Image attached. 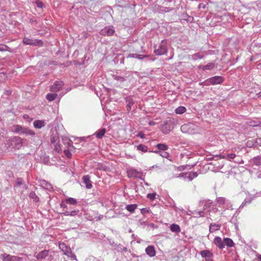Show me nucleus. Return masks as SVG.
<instances>
[{
	"label": "nucleus",
	"mask_w": 261,
	"mask_h": 261,
	"mask_svg": "<svg viewBox=\"0 0 261 261\" xmlns=\"http://www.w3.org/2000/svg\"><path fill=\"white\" fill-rule=\"evenodd\" d=\"M12 130L19 135H26L34 136L35 133L34 131L30 129L28 127H22L20 125H14L12 127Z\"/></svg>",
	"instance_id": "1"
},
{
	"label": "nucleus",
	"mask_w": 261,
	"mask_h": 261,
	"mask_svg": "<svg viewBox=\"0 0 261 261\" xmlns=\"http://www.w3.org/2000/svg\"><path fill=\"white\" fill-rule=\"evenodd\" d=\"M23 139L18 136H15L8 140L9 146H12L13 148L19 149L22 145Z\"/></svg>",
	"instance_id": "2"
},
{
	"label": "nucleus",
	"mask_w": 261,
	"mask_h": 261,
	"mask_svg": "<svg viewBox=\"0 0 261 261\" xmlns=\"http://www.w3.org/2000/svg\"><path fill=\"white\" fill-rule=\"evenodd\" d=\"M164 40H162L161 44L159 45L158 47L157 48V45H155L154 46V53L156 56H161L165 54L167 52V48L166 45H165L164 43Z\"/></svg>",
	"instance_id": "3"
},
{
	"label": "nucleus",
	"mask_w": 261,
	"mask_h": 261,
	"mask_svg": "<svg viewBox=\"0 0 261 261\" xmlns=\"http://www.w3.org/2000/svg\"><path fill=\"white\" fill-rule=\"evenodd\" d=\"M224 81V78L221 76H214L206 80L204 82L206 85L221 84Z\"/></svg>",
	"instance_id": "4"
},
{
	"label": "nucleus",
	"mask_w": 261,
	"mask_h": 261,
	"mask_svg": "<svg viewBox=\"0 0 261 261\" xmlns=\"http://www.w3.org/2000/svg\"><path fill=\"white\" fill-rule=\"evenodd\" d=\"M174 127V124L171 120L166 121L161 126V130L164 134H167L170 132Z\"/></svg>",
	"instance_id": "5"
},
{
	"label": "nucleus",
	"mask_w": 261,
	"mask_h": 261,
	"mask_svg": "<svg viewBox=\"0 0 261 261\" xmlns=\"http://www.w3.org/2000/svg\"><path fill=\"white\" fill-rule=\"evenodd\" d=\"M23 43L26 45L32 46H41L43 45V42L39 39H33L25 37L23 39Z\"/></svg>",
	"instance_id": "6"
},
{
	"label": "nucleus",
	"mask_w": 261,
	"mask_h": 261,
	"mask_svg": "<svg viewBox=\"0 0 261 261\" xmlns=\"http://www.w3.org/2000/svg\"><path fill=\"white\" fill-rule=\"evenodd\" d=\"M63 85L64 83L62 81H56L50 87V91L53 92H57L61 90Z\"/></svg>",
	"instance_id": "7"
},
{
	"label": "nucleus",
	"mask_w": 261,
	"mask_h": 261,
	"mask_svg": "<svg viewBox=\"0 0 261 261\" xmlns=\"http://www.w3.org/2000/svg\"><path fill=\"white\" fill-rule=\"evenodd\" d=\"M115 30L113 27H106L100 31V34L102 35H107L111 36L114 34Z\"/></svg>",
	"instance_id": "8"
},
{
	"label": "nucleus",
	"mask_w": 261,
	"mask_h": 261,
	"mask_svg": "<svg viewBox=\"0 0 261 261\" xmlns=\"http://www.w3.org/2000/svg\"><path fill=\"white\" fill-rule=\"evenodd\" d=\"M128 175L129 177H134L136 178H141L142 176V173L138 171L137 170L135 169H130L128 171Z\"/></svg>",
	"instance_id": "9"
},
{
	"label": "nucleus",
	"mask_w": 261,
	"mask_h": 261,
	"mask_svg": "<svg viewBox=\"0 0 261 261\" xmlns=\"http://www.w3.org/2000/svg\"><path fill=\"white\" fill-rule=\"evenodd\" d=\"M203 204V209L206 210L213 206V202L210 199L200 200L199 201V205Z\"/></svg>",
	"instance_id": "10"
},
{
	"label": "nucleus",
	"mask_w": 261,
	"mask_h": 261,
	"mask_svg": "<svg viewBox=\"0 0 261 261\" xmlns=\"http://www.w3.org/2000/svg\"><path fill=\"white\" fill-rule=\"evenodd\" d=\"M214 243L220 249H223L225 247L224 244V241H223L221 238L219 237H216L214 239Z\"/></svg>",
	"instance_id": "11"
},
{
	"label": "nucleus",
	"mask_w": 261,
	"mask_h": 261,
	"mask_svg": "<svg viewBox=\"0 0 261 261\" xmlns=\"http://www.w3.org/2000/svg\"><path fill=\"white\" fill-rule=\"evenodd\" d=\"M83 183L85 185L86 188L90 189L92 187V181L90 180V176L89 175H85L82 178Z\"/></svg>",
	"instance_id": "12"
},
{
	"label": "nucleus",
	"mask_w": 261,
	"mask_h": 261,
	"mask_svg": "<svg viewBox=\"0 0 261 261\" xmlns=\"http://www.w3.org/2000/svg\"><path fill=\"white\" fill-rule=\"evenodd\" d=\"M198 174L197 172H185V179H188L189 181L192 180L194 178L198 176Z\"/></svg>",
	"instance_id": "13"
},
{
	"label": "nucleus",
	"mask_w": 261,
	"mask_h": 261,
	"mask_svg": "<svg viewBox=\"0 0 261 261\" xmlns=\"http://www.w3.org/2000/svg\"><path fill=\"white\" fill-rule=\"evenodd\" d=\"M49 251L47 250H44L39 253H38L36 255H35L36 258L38 260H41L44 259L46 256L48 255Z\"/></svg>",
	"instance_id": "14"
},
{
	"label": "nucleus",
	"mask_w": 261,
	"mask_h": 261,
	"mask_svg": "<svg viewBox=\"0 0 261 261\" xmlns=\"http://www.w3.org/2000/svg\"><path fill=\"white\" fill-rule=\"evenodd\" d=\"M125 100L127 103L126 107L127 110L129 111L132 109V105L134 103L133 98L132 96H128L125 98Z\"/></svg>",
	"instance_id": "15"
},
{
	"label": "nucleus",
	"mask_w": 261,
	"mask_h": 261,
	"mask_svg": "<svg viewBox=\"0 0 261 261\" xmlns=\"http://www.w3.org/2000/svg\"><path fill=\"white\" fill-rule=\"evenodd\" d=\"M145 252L147 255L150 257H153L155 255V251L154 248L152 246H148L145 249Z\"/></svg>",
	"instance_id": "16"
},
{
	"label": "nucleus",
	"mask_w": 261,
	"mask_h": 261,
	"mask_svg": "<svg viewBox=\"0 0 261 261\" xmlns=\"http://www.w3.org/2000/svg\"><path fill=\"white\" fill-rule=\"evenodd\" d=\"M45 122L44 120H36L34 121L33 125L36 128H41L45 125Z\"/></svg>",
	"instance_id": "17"
},
{
	"label": "nucleus",
	"mask_w": 261,
	"mask_h": 261,
	"mask_svg": "<svg viewBox=\"0 0 261 261\" xmlns=\"http://www.w3.org/2000/svg\"><path fill=\"white\" fill-rule=\"evenodd\" d=\"M214 156H215V157L219 156L220 159H226L228 160H230L232 159H234L235 158V157L236 156V155L233 153H228L226 155H222V154L216 155Z\"/></svg>",
	"instance_id": "18"
},
{
	"label": "nucleus",
	"mask_w": 261,
	"mask_h": 261,
	"mask_svg": "<svg viewBox=\"0 0 261 261\" xmlns=\"http://www.w3.org/2000/svg\"><path fill=\"white\" fill-rule=\"evenodd\" d=\"M216 201L219 204V206L224 205L225 204H229V200L225 197H218L216 198Z\"/></svg>",
	"instance_id": "19"
},
{
	"label": "nucleus",
	"mask_w": 261,
	"mask_h": 261,
	"mask_svg": "<svg viewBox=\"0 0 261 261\" xmlns=\"http://www.w3.org/2000/svg\"><path fill=\"white\" fill-rule=\"evenodd\" d=\"M106 132V129L105 128H101L94 133V135L97 139H100L103 138Z\"/></svg>",
	"instance_id": "20"
},
{
	"label": "nucleus",
	"mask_w": 261,
	"mask_h": 261,
	"mask_svg": "<svg viewBox=\"0 0 261 261\" xmlns=\"http://www.w3.org/2000/svg\"><path fill=\"white\" fill-rule=\"evenodd\" d=\"M200 254L202 257L205 258H210L213 256V253L208 250H202L200 252Z\"/></svg>",
	"instance_id": "21"
},
{
	"label": "nucleus",
	"mask_w": 261,
	"mask_h": 261,
	"mask_svg": "<svg viewBox=\"0 0 261 261\" xmlns=\"http://www.w3.org/2000/svg\"><path fill=\"white\" fill-rule=\"evenodd\" d=\"M2 257L3 261H14L16 259V256H12L6 253L2 254Z\"/></svg>",
	"instance_id": "22"
},
{
	"label": "nucleus",
	"mask_w": 261,
	"mask_h": 261,
	"mask_svg": "<svg viewBox=\"0 0 261 261\" xmlns=\"http://www.w3.org/2000/svg\"><path fill=\"white\" fill-rule=\"evenodd\" d=\"M79 213V211L78 210H75L72 211H68L67 210L64 211V212H62V214L64 216H74L75 215H78Z\"/></svg>",
	"instance_id": "23"
},
{
	"label": "nucleus",
	"mask_w": 261,
	"mask_h": 261,
	"mask_svg": "<svg viewBox=\"0 0 261 261\" xmlns=\"http://www.w3.org/2000/svg\"><path fill=\"white\" fill-rule=\"evenodd\" d=\"M221 225L219 224L212 223L210 225L209 230L211 232H213L220 228Z\"/></svg>",
	"instance_id": "24"
},
{
	"label": "nucleus",
	"mask_w": 261,
	"mask_h": 261,
	"mask_svg": "<svg viewBox=\"0 0 261 261\" xmlns=\"http://www.w3.org/2000/svg\"><path fill=\"white\" fill-rule=\"evenodd\" d=\"M171 231L178 233L180 231V228L179 226L176 224H172L170 227Z\"/></svg>",
	"instance_id": "25"
},
{
	"label": "nucleus",
	"mask_w": 261,
	"mask_h": 261,
	"mask_svg": "<svg viewBox=\"0 0 261 261\" xmlns=\"http://www.w3.org/2000/svg\"><path fill=\"white\" fill-rule=\"evenodd\" d=\"M224 244L229 247H232L234 245L233 241L229 238H225L224 239Z\"/></svg>",
	"instance_id": "26"
},
{
	"label": "nucleus",
	"mask_w": 261,
	"mask_h": 261,
	"mask_svg": "<svg viewBox=\"0 0 261 261\" xmlns=\"http://www.w3.org/2000/svg\"><path fill=\"white\" fill-rule=\"evenodd\" d=\"M252 162L254 165L259 166L261 165V156H257L253 158L252 160Z\"/></svg>",
	"instance_id": "27"
},
{
	"label": "nucleus",
	"mask_w": 261,
	"mask_h": 261,
	"mask_svg": "<svg viewBox=\"0 0 261 261\" xmlns=\"http://www.w3.org/2000/svg\"><path fill=\"white\" fill-rule=\"evenodd\" d=\"M64 254L68 256V257H70L72 258H75L76 256L74 254L72 253L71 250L70 248H66L65 251H64Z\"/></svg>",
	"instance_id": "28"
},
{
	"label": "nucleus",
	"mask_w": 261,
	"mask_h": 261,
	"mask_svg": "<svg viewBox=\"0 0 261 261\" xmlns=\"http://www.w3.org/2000/svg\"><path fill=\"white\" fill-rule=\"evenodd\" d=\"M113 77L115 80L117 81L118 82H120V83H122L126 81V79L124 77L121 76L120 75L113 74Z\"/></svg>",
	"instance_id": "29"
},
{
	"label": "nucleus",
	"mask_w": 261,
	"mask_h": 261,
	"mask_svg": "<svg viewBox=\"0 0 261 261\" xmlns=\"http://www.w3.org/2000/svg\"><path fill=\"white\" fill-rule=\"evenodd\" d=\"M137 205L134 204H128L126 206V209L130 213L134 212L135 210L137 208Z\"/></svg>",
	"instance_id": "30"
},
{
	"label": "nucleus",
	"mask_w": 261,
	"mask_h": 261,
	"mask_svg": "<svg viewBox=\"0 0 261 261\" xmlns=\"http://www.w3.org/2000/svg\"><path fill=\"white\" fill-rule=\"evenodd\" d=\"M57 96L56 93H48L46 96V98L49 101H53Z\"/></svg>",
	"instance_id": "31"
},
{
	"label": "nucleus",
	"mask_w": 261,
	"mask_h": 261,
	"mask_svg": "<svg viewBox=\"0 0 261 261\" xmlns=\"http://www.w3.org/2000/svg\"><path fill=\"white\" fill-rule=\"evenodd\" d=\"M156 147L160 151H165L168 149V146L165 144L159 143L156 145Z\"/></svg>",
	"instance_id": "32"
},
{
	"label": "nucleus",
	"mask_w": 261,
	"mask_h": 261,
	"mask_svg": "<svg viewBox=\"0 0 261 261\" xmlns=\"http://www.w3.org/2000/svg\"><path fill=\"white\" fill-rule=\"evenodd\" d=\"M186 111V108L183 106L178 107L175 110V112L178 114H182Z\"/></svg>",
	"instance_id": "33"
},
{
	"label": "nucleus",
	"mask_w": 261,
	"mask_h": 261,
	"mask_svg": "<svg viewBox=\"0 0 261 261\" xmlns=\"http://www.w3.org/2000/svg\"><path fill=\"white\" fill-rule=\"evenodd\" d=\"M66 203L69 204L75 205L77 203V200L73 198H68L66 200Z\"/></svg>",
	"instance_id": "34"
},
{
	"label": "nucleus",
	"mask_w": 261,
	"mask_h": 261,
	"mask_svg": "<svg viewBox=\"0 0 261 261\" xmlns=\"http://www.w3.org/2000/svg\"><path fill=\"white\" fill-rule=\"evenodd\" d=\"M29 197L32 199L34 201L37 202L39 200V197L36 195L34 191H32L29 194Z\"/></svg>",
	"instance_id": "35"
},
{
	"label": "nucleus",
	"mask_w": 261,
	"mask_h": 261,
	"mask_svg": "<svg viewBox=\"0 0 261 261\" xmlns=\"http://www.w3.org/2000/svg\"><path fill=\"white\" fill-rule=\"evenodd\" d=\"M137 150L141 151L143 152H147L148 148L146 146L143 144H139V145L137 146Z\"/></svg>",
	"instance_id": "36"
},
{
	"label": "nucleus",
	"mask_w": 261,
	"mask_h": 261,
	"mask_svg": "<svg viewBox=\"0 0 261 261\" xmlns=\"http://www.w3.org/2000/svg\"><path fill=\"white\" fill-rule=\"evenodd\" d=\"M50 142L53 144H56L59 142V137L57 136L51 135L50 137Z\"/></svg>",
	"instance_id": "37"
},
{
	"label": "nucleus",
	"mask_w": 261,
	"mask_h": 261,
	"mask_svg": "<svg viewBox=\"0 0 261 261\" xmlns=\"http://www.w3.org/2000/svg\"><path fill=\"white\" fill-rule=\"evenodd\" d=\"M246 145L248 147H254L256 148V144H255V140L248 141L246 143Z\"/></svg>",
	"instance_id": "38"
},
{
	"label": "nucleus",
	"mask_w": 261,
	"mask_h": 261,
	"mask_svg": "<svg viewBox=\"0 0 261 261\" xmlns=\"http://www.w3.org/2000/svg\"><path fill=\"white\" fill-rule=\"evenodd\" d=\"M214 66H215L214 63H210L205 66H204L203 67V69L204 70H211V69H213L214 67Z\"/></svg>",
	"instance_id": "39"
},
{
	"label": "nucleus",
	"mask_w": 261,
	"mask_h": 261,
	"mask_svg": "<svg viewBox=\"0 0 261 261\" xmlns=\"http://www.w3.org/2000/svg\"><path fill=\"white\" fill-rule=\"evenodd\" d=\"M10 48L6 45L4 44H0V51H10Z\"/></svg>",
	"instance_id": "40"
},
{
	"label": "nucleus",
	"mask_w": 261,
	"mask_h": 261,
	"mask_svg": "<svg viewBox=\"0 0 261 261\" xmlns=\"http://www.w3.org/2000/svg\"><path fill=\"white\" fill-rule=\"evenodd\" d=\"M204 56L200 55L199 53H196L192 55V58L193 60H196L198 59H201L203 58Z\"/></svg>",
	"instance_id": "41"
},
{
	"label": "nucleus",
	"mask_w": 261,
	"mask_h": 261,
	"mask_svg": "<svg viewBox=\"0 0 261 261\" xmlns=\"http://www.w3.org/2000/svg\"><path fill=\"white\" fill-rule=\"evenodd\" d=\"M155 193H148L147 195V197L149 198L150 200H153L155 198Z\"/></svg>",
	"instance_id": "42"
},
{
	"label": "nucleus",
	"mask_w": 261,
	"mask_h": 261,
	"mask_svg": "<svg viewBox=\"0 0 261 261\" xmlns=\"http://www.w3.org/2000/svg\"><path fill=\"white\" fill-rule=\"evenodd\" d=\"M35 4L36 5L37 7L39 8H42L44 6V4L39 0H36L35 1Z\"/></svg>",
	"instance_id": "43"
},
{
	"label": "nucleus",
	"mask_w": 261,
	"mask_h": 261,
	"mask_svg": "<svg viewBox=\"0 0 261 261\" xmlns=\"http://www.w3.org/2000/svg\"><path fill=\"white\" fill-rule=\"evenodd\" d=\"M255 144H256V148L261 146V138H257L255 140Z\"/></svg>",
	"instance_id": "44"
},
{
	"label": "nucleus",
	"mask_w": 261,
	"mask_h": 261,
	"mask_svg": "<svg viewBox=\"0 0 261 261\" xmlns=\"http://www.w3.org/2000/svg\"><path fill=\"white\" fill-rule=\"evenodd\" d=\"M149 57V55H138L137 54V59L142 60L143 59L145 58H147Z\"/></svg>",
	"instance_id": "45"
},
{
	"label": "nucleus",
	"mask_w": 261,
	"mask_h": 261,
	"mask_svg": "<svg viewBox=\"0 0 261 261\" xmlns=\"http://www.w3.org/2000/svg\"><path fill=\"white\" fill-rule=\"evenodd\" d=\"M66 204L67 203H66V200L65 201H62L60 204L61 207L63 208V212H64V211H65L64 210L65 208H67V206Z\"/></svg>",
	"instance_id": "46"
},
{
	"label": "nucleus",
	"mask_w": 261,
	"mask_h": 261,
	"mask_svg": "<svg viewBox=\"0 0 261 261\" xmlns=\"http://www.w3.org/2000/svg\"><path fill=\"white\" fill-rule=\"evenodd\" d=\"M29 21L33 25H36L38 23V21L35 18H30Z\"/></svg>",
	"instance_id": "47"
},
{
	"label": "nucleus",
	"mask_w": 261,
	"mask_h": 261,
	"mask_svg": "<svg viewBox=\"0 0 261 261\" xmlns=\"http://www.w3.org/2000/svg\"><path fill=\"white\" fill-rule=\"evenodd\" d=\"M251 202V200L249 199L247 200V199H245L244 201L242 202L241 205H240V208H243L247 203H249Z\"/></svg>",
	"instance_id": "48"
},
{
	"label": "nucleus",
	"mask_w": 261,
	"mask_h": 261,
	"mask_svg": "<svg viewBox=\"0 0 261 261\" xmlns=\"http://www.w3.org/2000/svg\"><path fill=\"white\" fill-rule=\"evenodd\" d=\"M64 152L65 155L68 158H71L72 156L71 153L68 150H64Z\"/></svg>",
	"instance_id": "49"
},
{
	"label": "nucleus",
	"mask_w": 261,
	"mask_h": 261,
	"mask_svg": "<svg viewBox=\"0 0 261 261\" xmlns=\"http://www.w3.org/2000/svg\"><path fill=\"white\" fill-rule=\"evenodd\" d=\"M54 147H55V150L57 151V152H60L61 151V147H60V145L57 143V144H54Z\"/></svg>",
	"instance_id": "50"
},
{
	"label": "nucleus",
	"mask_w": 261,
	"mask_h": 261,
	"mask_svg": "<svg viewBox=\"0 0 261 261\" xmlns=\"http://www.w3.org/2000/svg\"><path fill=\"white\" fill-rule=\"evenodd\" d=\"M160 155L163 158H167L169 156V153L167 152H165V151H161V153H160Z\"/></svg>",
	"instance_id": "51"
},
{
	"label": "nucleus",
	"mask_w": 261,
	"mask_h": 261,
	"mask_svg": "<svg viewBox=\"0 0 261 261\" xmlns=\"http://www.w3.org/2000/svg\"><path fill=\"white\" fill-rule=\"evenodd\" d=\"M149 212V210H148L147 208H143L141 210V213L142 214H143V215H145L146 214H147Z\"/></svg>",
	"instance_id": "52"
},
{
	"label": "nucleus",
	"mask_w": 261,
	"mask_h": 261,
	"mask_svg": "<svg viewBox=\"0 0 261 261\" xmlns=\"http://www.w3.org/2000/svg\"><path fill=\"white\" fill-rule=\"evenodd\" d=\"M138 137L140 138L143 139L145 138V134L142 132H140L137 135Z\"/></svg>",
	"instance_id": "53"
},
{
	"label": "nucleus",
	"mask_w": 261,
	"mask_h": 261,
	"mask_svg": "<svg viewBox=\"0 0 261 261\" xmlns=\"http://www.w3.org/2000/svg\"><path fill=\"white\" fill-rule=\"evenodd\" d=\"M137 54H130L128 55V56L126 57L127 58H137Z\"/></svg>",
	"instance_id": "54"
},
{
	"label": "nucleus",
	"mask_w": 261,
	"mask_h": 261,
	"mask_svg": "<svg viewBox=\"0 0 261 261\" xmlns=\"http://www.w3.org/2000/svg\"><path fill=\"white\" fill-rule=\"evenodd\" d=\"M255 175L257 178H261V171H257L255 173Z\"/></svg>",
	"instance_id": "55"
},
{
	"label": "nucleus",
	"mask_w": 261,
	"mask_h": 261,
	"mask_svg": "<svg viewBox=\"0 0 261 261\" xmlns=\"http://www.w3.org/2000/svg\"><path fill=\"white\" fill-rule=\"evenodd\" d=\"M187 127V125L186 124L181 125V126L180 127L181 130L183 132H185Z\"/></svg>",
	"instance_id": "56"
},
{
	"label": "nucleus",
	"mask_w": 261,
	"mask_h": 261,
	"mask_svg": "<svg viewBox=\"0 0 261 261\" xmlns=\"http://www.w3.org/2000/svg\"><path fill=\"white\" fill-rule=\"evenodd\" d=\"M43 182L45 183V186H46V188L47 189H48V188L51 187V185L49 183L47 182V181H46L45 180H44Z\"/></svg>",
	"instance_id": "57"
},
{
	"label": "nucleus",
	"mask_w": 261,
	"mask_h": 261,
	"mask_svg": "<svg viewBox=\"0 0 261 261\" xmlns=\"http://www.w3.org/2000/svg\"><path fill=\"white\" fill-rule=\"evenodd\" d=\"M176 177H183L184 179L185 178V173H181L179 174L178 176H176Z\"/></svg>",
	"instance_id": "58"
},
{
	"label": "nucleus",
	"mask_w": 261,
	"mask_h": 261,
	"mask_svg": "<svg viewBox=\"0 0 261 261\" xmlns=\"http://www.w3.org/2000/svg\"><path fill=\"white\" fill-rule=\"evenodd\" d=\"M65 141H67V144H68V146L72 145V142L70 140L67 139H65Z\"/></svg>",
	"instance_id": "59"
},
{
	"label": "nucleus",
	"mask_w": 261,
	"mask_h": 261,
	"mask_svg": "<svg viewBox=\"0 0 261 261\" xmlns=\"http://www.w3.org/2000/svg\"><path fill=\"white\" fill-rule=\"evenodd\" d=\"M205 5L203 3L199 4V6H198L199 8H202L204 9V8H205Z\"/></svg>",
	"instance_id": "60"
},
{
	"label": "nucleus",
	"mask_w": 261,
	"mask_h": 261,
	"mask_svg": "<svg viewBox=\"0 0 261 261\" xmlns=\"http://www.w3.org/2000/svg\"><path fill=\"white\" fill-rule=\"evenodd\" d=\"M22 259V257L16 256V259H15L16 261H21Z\"/></svg>",
	"instance_id": "61"
},
{
	"label": "nucleus",
	"mask_w": 261,
	"mask_h": 261,
	"mask_svg": "<svg viewBox=\"0 0 261 261\" xmlns=\"http://www.w3.org/2000/svg\"><path fill=\"white\" fill-rule=\"evenodd\" d=\"M198 214L200 216H203L204 212L203 211H200L198 212Z\"/></svg>",
	"instance_id": "62"
},
{
	"label": "nucleus",
	"mask_w": 261,
	"mask_h": 261,
	"mask_svg": "<svg viewBox=\"0 0 261 261\" xmlns=\"http://www.w3.org/2000/svg\"><path fill=\"white\" fill-rule=\"evenodd\" d=\"M152 152L156 153L157 154H159L161 153V151L159 150H155V151H152Z\"/></svg>",
	"instance_id": "63"
},
{
	"label": "nucleus",
	"mask_w": 261,
	"mask_h": 261,
	"mask_svg": "<svg viewBox=\"0 0 261 261\" xmlns=\"http://www.w3.org/2000/svg\"><path fill=\"white\" fill-rule=\"evenodd\" d=\"M257 96L258 97L261 98V92H259L257 94Z\"/></svg>",
	"instance_id": "64"
}]
</instances>
